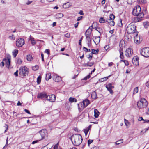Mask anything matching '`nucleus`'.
I'll list each match as a JSON object with an SVG mask.
<instances>
[{
  "mask_svg": "<svg viewBox=\"0 0 149 149\" xmlns=\"http://www.w3.org/2000/svg\"><path fill=\"white\" fill-rule=\"evenodd\" d=\"M71 139H73L74 141L73 144L75 146H78L82 142L83 138L79 134H75L72 135L71 137Z\"/></svg>",
  "mask_w": 149,
  "mask_h": 149,
  "instance_id": "f257e3e1",
  "label": "nucleus"
},
{
  "mask_svg": "<svg viewBox=\"0 0 149 149\" xmlns=\"http://www.w3.org/2000/svg\"><path fill=\"white\" fill-rule=\"evenodd\" d=\"M132 13L134 15L137 16L139 19L144 17V14L141 12V8L139 6H137L134 8Z\"/></svg>",
  "mask_w": 149,
  "mask_h": 149,
  "instance_id": "f03ea898",
  "label": "nucleus"
},
{
  "mask_svg": "<svg viewBox=\"0 0 149 149\" xmlns=\"http://www.w3.org/2000/svg\"><path fill=\"white\" fill-rule=\"evenodd\" d=\"M148 105V102L144 98H141L137 102V105L139 109L146 108Z\"/></svg>",
  "mask_w": 149,
  "mask_h": 149,
  "instance_id": "7ed1b4c3",
  "label": "nucleus"
},
{
  "mask_svg": "<svg viewBox=\"0 0 149 149\" xmlns=\"http://www.w3.org/2000/svg\"><path fill=\"white\" fill-rule=\"evenodd\" d=\"M136 26L132 24H129L126 28V31L128 33H136Z\"/></svg>",
  "mask_w": 149,
  "mask_h": 149,
  "instance_id": "20e7f679",
  "label": "nucleus"
},
{
  "mask_svg": "<svg viewBox=\"0 0 149 149\" xmlns=\"http://www.w3.org/2000/svg\"><path fill=\"white\" fill-rule=\"evenodd\" d=\"M90 104L89 100L87 99L83 100L82 102H80L78 104V109L79 111L83 109Z\"/></svg>",
  "mask_w": 149,
  "mask_h": 149,
  "instance_id": "39448f33",
  "label": "nucleus"
},
{
  "mask_svg": "<svg viewBox=\"0 0 149 149\" xmlns=\"http://www.w3.org/2000/svg\"><path fill=\"white\" fill-rule=\"evenodd\" d=\"M19 71V74L21 76H26L28 74V69L25 66L20 68Z\"/></svg>",
  "mask_w": 149,
  "mask_h": 149,
  "instance_id": "423d86ee",
  "label": "nucleus"
},
{
  "mask_svg": "<svg viewBox=\"0 0 149 149\" xmlns=\"http://www.w3.org/2000/svg\"><path fill=\"white\" fill-rule=\"evenodd\" d=\"M140 53L141 55L145 57H149V48L146 47L142 49Z\"/></svg>",
  "mask_w": 149,
  "mask_h": 149,
  "instance_id": "0eeeda50",
  "label": "nucleus"
},
{
  "mask_svg": "<svg viewBox=\"0 0 149 149\" xmlns=\"http://www.w3.org/2000/svg\"><path fill=\"white\" fill-rule=\"evenodd\" d=\"M24 43V41L23 39L19 38L18 39L16 42V45L18 47H22Z\"/></svg>",
  "mask_w": 149,
  "mask_h": 149,
  "instance_id": "6e6552de",
  "label": "nucleus"
},
{
  "mask_svg": "<svg viewBox=\"0 0 149 149\" xmlns=\"http://www.w3.org/2000/svg\"><path fill=\"white\" fill-rule=\"evenodd\" d=\"M46 100L51 102H54L56 100V97L54 95L52 94L48 96L47 95L46 97Z\"/></svg>",
  "mask_w": 149,
  "mask_h": 149,
  "instance_id": "1a4fd4ad",
  "label": "nucleus"
},
{
  "mask_svg": "<svg viewBox=\"0 0 149 149\" xmlns=\"http://www.w3.org/2000/svg\"><path fill=\"white\" fill-rule=\"evenodd\" d=\"M133 54V50L130 48L127 49L125 52V55L127 57H130Z\"/></svg>",
  "mask_w": 149,
  "mask_h": 149,
  "instance_id": "9d476101",
  "label": "nucleus"
},
{
  "mask_svg": "<svg viewBox=\"0 0 149 149\" xmlns=\"http://www.w3.org/2000/svg\"><path fill=\"white\" fill-rule=\"evenodd\" d=\"M135 34V36L134 37V41L136 43L139 44L142 41V38H141L139 36H138L137 33Z\"/></svg>",
  "mask_w": 149,
  "mask_h": 149,
  "instance_id": "9b49d317",
  "label": "nucleus"
},
{
  "mask_svg": "<svg viewBox=\"0 0 149 149\" xmlns=\"http://www.w3.org/2000/svg\"><path fill=\"white\" fill-rule=\"evenodd\" d=\"M39 133L41 136L42 139H42L44 138L46 136H47V130L45 129H43L41 130Z\"/></svg>",
  "mask_w": 149,
  "mask_h": 149,
  "instance_id": "f8f14e48",
  "label": "nucleus"
},
{
  "mask_svg": "<svg viewBox=\"0 0 149 149\" xmlns=\"http://www.w3.org/2000/svg\"><path fill=\"white\" fill-rule=\"evenodd\" d=\"M3 61L6 63V67L9 68L10 63V56L9 55L8 56L7 59H4L3 60Z\"/></svg>",
  "mask_w": 149,
  "mask_h": 149,
  "instance_id": "ddd939ff",
  "label": "nucleus"
},
{
  "mask_svg": "<svg viewBox=\"0 0 149 149\" xmlns=\"http://www.w3.org/2000/svg\"><path fill=\"white\" fill-rule=\"evenodd\" d=\"M93 40L95 44L97 45L99 43L100 39L99 36H96L93 37Z\"/></svg>",
  "mask_w": 149,
  "mask_h": 149,
  "instance_id": "4468645a",
  "label": "nucleus"
},
{
  "mask_svg": "<svg viewBox=\"0 0 149 149\" xmlns=\"http://www.w3.org/2000/svg\"><path fill=\"white\" fill-rule=\"evenodd\" d=\"M139 58L136 56H134L133 58L132 62L136 66L139 65Z\"/></svg>",
  "mask_w": 149,
  "mask_h": 149,
  "instance_id": "2eb2a0df",
  "label": "nucleus"
},
{
  "mask_svg": "<svg viewBox=\"0 0 149 149\" xmlns=\"http://www.w3.org/2000/svg\"><path fill=\"white\" fill-rule=\"evenodd\" d=\"M47 95V94H46L45 93H41L38 94L37 95V98H38L41 99L43 98L44 97L46 98V97Z\"/></svg>",
  "mask_w": 149,
  "mask_h": 149,
  "instance_id": "dca6fc26",
  "label": "nucleus"
},
{
  "mask_svg": "<svg viewBox=\"0 0 149 149\" xmlns=\"http://www.w3.org/2000/svg\"><path fill=\"white\" fill-rule=\"evenodd\" d=\"M53 80L55 82H58L61 80V77H59V76H57L56 75H54L53 77Z\"/></svg>",
  "mask_w": 149,
  "mask_h": 149,
  "instance_id": "f3484780",
  "label": "nucleus"
},
{
  "mask_svg": "<svg viewBox=\"0 0 149 149\" xmlns=\"http://www.w3.org/2000/svg\"><path fill=\"white\" fill-rule=\"evenodd\" d=\"M125 46V42L124 40H121L120 43L119 47H120V49H122L123 50V48Z\"/></svg>",
  "mask_w": 149,
  "mask_h": 149,
  "instance_id": "a211bd4d",
  "label": "nucleus"
},
{
  "mask_svg": "<svg viewBox=\"0 0 149 149\" xmlns=\"http://www.w3.org/2000/svg\"><path fill=\"white\" fill-rule=\"evenodd\" d=\"M91 125H90L87 128L84 129L83 131L84 133H85L86 136L87 135L89 131L91 129Z\"/></svg>",
  "mask_w": 149,
  "mask_h": 149,
  "instance_id": "6ab92c4d",
  "label": "nucleus"
},
{
  "mask_svg": "<svg viewBox=\"0 0 149 149\" xmlns=\"http://www.w3.org/2000/svg\"><path fill=\"white\" fill-rule=\"evenodd\" d=\"M94 64V62H88L87 63L84 64L83 65L84 66H89L91 67Z\"/></svg>",
  "mask_w": 149,
  "mask_h": 149,
  "instance_id": "aec40b11",
  "label": "nucleus"
},
{
  "mask_svg": "<svg viewBox=\"0 0 149 149\" xmlns=\"http://www.w3.org/2000/svg\"><path fill=\"white\" fill-rule=\"evenodd\" d=\"M91 97L92 98L94 99H95L97 98L96 93L95 91H94L91 94Z\"/></svg>",
  "mask_w": 149,
  "mask_h": 149,
  "instance_id": "412c9836",
  "label": "nucleus"
},
{
  "mask_svg": "<svg viewBox=\"0 0 149 149\" xmlns=\"http://www.w3.org/2000/svg\"><path fill=\"white\" fill-rule=\"evenodd\" d=\"M94 117L96 118H97L99 115L100 113L99 112L97 109H95L94 110Z\"/></svg>",
  "mask_w": 149,
  "mask_h": 149,
  "instance_id": "4be33fe9",
  "label": "nucleus"
},
{
  "mask_svg": "<svg viewBox=\"0 0 149 149\" xmlns=\"http://www.w3.org/2000/svg\"><path fill=\"white\" fill-rule=\"evenodd\" d=\"M63 15L61 13H58L56 14L55 17L56 18L58 19L63 17Z\"/></svg>",
  "mask_w": 149,
  "mask_h": 149,
  "instance_id": "5701e85b",
  "label": "nucleus"
},
{
  "mask_svg": "<svg viewBox=\"0 0 149 149\" xmlns=\"http://www.w3.org/2000/svg\"><path fill=\"white\" fill-rule=\"evenodd\" d=\"M52 76L51 74L49 73H46V80L48 81L49 79L51 78Z\"/></svg>",
  "mask_w": 149,
  "mask_h": 149,
  "instance_id": "b1692460",
  "label": "nucleus"
},
{
  "mask_svg": "<svg viewBox=\"0 0 149 149\" xmlns=\"http://www.w3.org/2000/svg\"><path fill=\"white\" fill-rule=\"evenodd\" d=\"M18 53V50L17 49H15L12 52L13 55L14 57H15Z\"/></svg>",
  "mask_w": 149,
  "mask_h": 149,
  "instance_id": "393cba45",
  "label": "nucleus"
},
{
  "mask_svg": "<svg viewBox=\"0 0 149 149\" xmlns=\"http://www.w3.org/2000/svg\"><path fill=\"white\" fill-rule=\"evenodd\" d=\"M99 51V49H97L96 50L94 49H92L91 50V54H97Z\"/></svg>",
  "mask_w": 149,
  "mask_h": 149,
  "instance_id": "a878e982",
  "label": "nucleus"
},
{
  "mask_svg": "<svg viewBox=\"0 0 149 149\" xmlns=\"http://www.w3.org/2000/svg\"><path fill=\"white\" fill-rule=\"evenodd\" d=\"M99 22L101 23H104L107 22V20L104 19L103 17H101L100 18Z\"/></svg>",
  "mask_w": 149,
  "mask_h": 149,
  "instance_id": "bb28decb",
  "label": "nucleus"
},
{
  "mask_svg": "<svg viewBox=\"0 0 149 149\" xmlns=\"http://www.w3.org/2000/svg\"><path fill=\"white\" fill-rule=\"evenodd\" d=\"M119 51L120 54V58L121 59H123L124 58V56L123 55V53L122 52L123 50L122 49H119Z\"/></svg>",
  "mask_w": 149,
  "mask_h": 149,
  "instance_id": "cd10ccee",
  "label": "nucleus"
},
{
  "mask_svg": "<svg viewBox=\"0 0 149 149\" xmlns=\"http://www.w3.org/2000/svg\"><path fill=\"white\" fill-rule=\"evenodd\" d=\"M69 102H76L77 100L74 98L70 97L69 99Z\"/></svg>",
  "mask_w": 149,
  "mask_h": 149,
  "instance_id": "c85d7f7f",
  "label": "nucleus"
},
{
  "mask_svg": "<svg viewBox=\"0 0 149 149\" xmlns=\"http://www.w3.org/2000/svg\"><path fill=\"white\" fill-rule=\"evenodd\" d=\"M95 30L99 32L100 35L102 33V30L101 28L95 27Z\"/></svg>",
  "mask_w": 149,
  "mask_h": 149,
  "instance_id": "c756f323",
  "label": "nucleus"
},
{
  "mask_svg": "<svg viewBox=\"0 0 149 149\" xmlns=\"http://www.w3.org/2000/svg\"><path fill=\"white\" fill-rule=\"evenodd\" d=\"M92 31V30L91 29L90 30H89L88 29L85 32L86 35L91 36V34Z\"/></svg>",
  "mask_w": 149,
  "mask_h": 149,
  "instance_id": "7c9ffc66",
  "label": "nucleus"
},
{
  "mask_svg": "<svg viewBox=\"0 0 149 149\" xmlns=\"http://www.w3.org/2000/svg\"><path fill=\"white\" fill-rule=\"evenodd\" d=\"M26 58L27 60L28 61H31V60L32 59V56L30 54H29L27 55Z\"/></svg>",
  "mask_w": 149,
  "mask_h": 149,
  "instance_id": "2f4dec72",
  "label": "nucleus"
},
{
  "mask_svg": "<svg viewBox=\"0 0 149 149\" xmlns=\"http://www.w3.org/2000/svg\"><path fill=\"white\" fill-rule=\"evenodd\" d=\"M41 77L40 75L37 78V82L38 84H40L41 81Z\"/></svg>",
  "mask_w": 149,
  "mask_h": 149,
  "instance_id": "473e14b6",
  "label": "nucleus"
},
{
  "mask_svg": "<svg viewBox=\"0 0 149 149\" xmlns=\"http://www.w3.org/2000/svg\"><path fill=\"white\" fill-rule=\"evenodd\" d=\"M70 3L69 2H67L65 4H64L63 5V7L64 8H67L70 7Z\"/></svg>",
  "mask_w": 149,
  "mask_h": 149,
  "instance_id": "72a5a7b5",
  "label": "nucleus"
},
{
  "mask_svg": "<svg viewBox=\"0 0 149 149\" xmlns=\"http://www.w3.org/2000/svg\"><path fill=\"white\" fill-rule=\"evenodd\" d=\"M107 90L110 92L111 94H113V92L112 90V89L111 88H109L108 87L106 86Z\"/></svg>",
  "mask_w": 149,
  "mask_h": 149,
  "instance_id": "f704fd0d",
  "label": "nucleus"
},
{
  "mask_svg": "<svg viewBox=\"0 0 149 149\" xmlns=\"http://www.w3.org/2000/svg\"><path fill=\"white\" fill-rule=\"evenodd\" d=\"M87 57L89 60H91L92 58L93 55L91 54H88L86 56Z\"/></svg>",
  "mask_w": 149,
  "mask_h": 149,
  "instance_id": "c9c22d12",
  "label": "nucleus"
},
{
  "mask_svg": "<svg viewBox=\"0 0 149 149\" xmlns=\"http://www.w3.org/2000/svg\"><path fill=\"white\" fill-rule=\"evenodd\" d=\"M39 67L38 65H36L34 66H33L32 68L33 70L36 71L39 69Z\"/></svg>",
  "mask_w": 149,
  "mask_h": 149,
  "instance_id": "e433bc0d",
  "label": "nucleus"
},
{
  "mask_svg": "<svg viewBox=\"0 0 149 149\" xmlns=\"http://www.w3.org/2000/svg\"><path fill=\"white\" fill-rule=\"evenodd\" d=\"M115 16L113 14H111L109 16V19L113 20L115 18Z\"/></svg>",
  "mask_w": 149,
  "mask_h": 149,
  "instance_id": "4c0bfd02",
  "label": "nucleus"
},
{
  "mask_svg": "<svg viewBox=\"0 0 149 149\" xmlns=\"http://www.w3.org/2000/svg\"><path fill=\"white\" fill-rule=\"evenodd\" d=\"M16 61L17 63L19 65L21 64L22 63V61L20 58H17Z\"/></svg>",
  "mask_w": 149,
  "mask_h": 149,
  "instance_id": "58836bf2",
  "label": "nucleus"
},
{
  "mask_svg": "<svg viewBox=\"0 0 149 149\" xmlns=\"http://www.w3.org/2000/svg\"><path fill=\"white\" fill-rule=\"evenodd\" d=\"M122 61L123 62H124L125 65L128 66L129 65V63L127 61L124 60H121L120 62Z\"/></svg>",
  "mask_w": 149,
  "mask_h": 149,
  "instance_id": "ea45409f",
  "label": "nucleus"
},
{
  "mask_svg": "<svg viewBox=\"0 0 149 149\" xmlns=\"http://www.w3.org/2000/svg\"><path fill=\"white\" fill-rule=\"evenodd\" d=\"M148 22H145L143 23V25L144 26V27L147 28L148 27V26H149L148 25Z\"/></svg>",
  "mask_w": 149,
  "mask_h": 149,
  "instance_id": "a19ab883",
  "label": "nucleus"
},
{
  "mask_svg": "<svg viewBox=\"0 0 149 149\" xmlns=\"http://www.w3.org/2000/svg\"><path fill=\"white\" fill-rule=\"evenodd\" d=\"M112 84L111 83H109L106 86L108 87L109 88H111L112 89L114 88V86H112Z\"/></svg>",
  "mask_w": 149,
  "mask_h": 149,
  "instance_id": "79ce46f5",
  "label": "nucleus"
},
{
  "mask_svg": "<svg viewBox=\"0 0 149 149\" xmlns=\"http://www.w3.org/2000/svg\"><path fill=\"white\" fill-rule=\"evenodd\" d=\"M138 91V87H136L134 90L133 94L136 93Z\"/></svg>",
  "mask_w": 149,
  "mask_h": 149,
  "instance_id": "37998d69",
  "label": "nucleus"
},
{
  "mask_svg": "<svg viewBox=\"0 0 149 149\" xmlns=\"http://www.w3.org/2000/svg\"><path fill=\"white\" fill-rule=\"evenodd\" d=\"M83 49L84 51L86 52H88L90 51V49H87L84 47H83Z\"/></svg>",
  "mask_w": 149,
  "mask_h": 149,
  "instance_id": "c03bdc74",
  "label": "nucleus"
},
{
  "mask_svg": "<svg viewBox=\"0 0 149 149\" xmlns=\"http://www.w3.org/2000/svg\"><path fill=\"white\" fill-rule=\"evenodd\" d=\"M122 140H120L119 141H118L116 142L115 143L116 145H119L120 143H121L123 142Z\"/></svg>",
  "mask_w": 149,
  "mask_h": 149,
  "instance_id": "a18cd8bd",
  "label": "nucleus"
},
{
  "mask_svg": "<svg viewBox=\"0 0 149 149\" xmlns=\"http://www.w3.org/2000/svg\"><path fill=\"white\" fill-rule=\"evenodd\" d=\"M86 39L87 41H91L90 36L86 35Z\"/></svg>",
  "mask_w": 149,
  "mask_h": 149,
  "instance_id": "49530a36",
  "label": "nucleus"
},
{
  "mask_svg": "<svg viewBox=\"0 0 149 149\" xmlns=\"http://www.w3.org/2000/svg\"><path fill=\"white\" fill-rule=\"evenodd\" d=\"M93 141V140L89 139L88 141V146H89L92 143Z\"/></svg>",
  "mask_w": 149,
  "mask_h": 149,
  "instance_id": "de8ad7c7",
  "label": "nucleus"
},
{
  "mask_svg": "<svg viewBox=\"0 0 149 149\" xmlns=\"http://www.w3.org/2000/svg\"><path fill=\"white\" fill-rule=\"evenodd\" d=\"M109 24L111 26H113L115 25V22L113 20H112L111 22H109Z\"/></svg>",
  "mask_w": 149,
  "mask_h": 149,
  "instance_id": "09e8293b",
  "label": "nucleus"
},
{
  "mask_svg": "<svg viewBox=\"0 0 149 149\" xmlns=\"http://www.w3.org/2000/svg\"><path fill=\"white\" fill-rule=\"evenodd\" d=\"M9 38L11 40H14L15 39V37L13 35H12L11 36H9Z\"/></svg>",
  "mask_w": 149,
  "mask_h": 149,
  "instance_id": "8fccbe9b",
  "label": "nucleus"
},
{
  "mask_svg": "<svg viewBox=\"0 0 149 149\" xmlns=\"http://www.w3.org/2000/svg\"><path fill=\"white\" fill-rule=\"evenodd\" d=\"M58 142L55 145L54 147V149H58Z\"/></svg>",
  "mask_w": 149,
  "mask_h": 149,
  "instance_id": "3c124183",
  "label": "nucleus"
},
{
  "mask_svg": "<svg viewBox=\"0 0 149 149\" xmlns=\"http://www.w3.org/2000/svg\"><path fill=\"white\" fill-rule=\"evenodd\" d=\"M31 43L33 45H34L36 43V42H35V40H34V38H33V39H32L31 40Z\"/></svg>",
  "mask_w": 149,
  "mask_h": 149,
  "instance_id": "603ef678",
  "label": "nucleus"
},
{
  "mask_svg": "<svg viewBox=\"0 0 149 149\" xmlns=\"http://www.w3.org/2000/svg\"><path fill=\"white\" fill-rule=\"evenodd\" d=\"M118 25L120 27L122 26L123 24L122 23V20L121 19H120V23H118Z\"/></svg>",
  "mask_w": 149,
  "mask_h": 149,
  "instance_id": "864d4df0",
  "label": "nucleus"
},
{
  "mask_svg": "<svg viewBox=\"0 0 149 149\" xmlns=\"http://www.w3.org/2000/svg\"><path fill=\"white\" fill-rule=\"evenodd\" d=\"M67 38H69L70 36V34L69 33H67L65 34L64 35Z\"/></svg>",
  "mask_w": 149,
  "mask_h": 149,
  "instance_id": "5fc2aeb1",
  "label": "nucleus"
},
{
  "mask_svg": "<svg viewBox=\"0 0 149 149\" xmlns=\"http://www.w3.org/2000/svg\"><path fill=\"white\" fill-rule=\"evenodd\" d=\"M127 2L128 4H132V0H127Z\"/></svg>",
  "mask_w": 149,
  "mask_h": 149,
  "instance_id": "6e6d98bb",
  "label": "nucleus"
},
{
  "mask_svg": "<svg viewBox=\"0 0 149 149\" xmlns=\"http://www.w3.org/2000/svg\"><path fill=\"white\" fill-rule=\"evenodd\" d=\"M40 140H36V141H33L32 143V144H34L35 143H37Z\"/></svg>",
  "mask_w": 149,
  "mask_h": 149,
  "instance_id": "4d7b16f0",
  "label": "nucleus"
},
{
  "mask_svg": "<svg viewBox=\"0 0 149 149\" xmlns=\"http://www.w3.org/2000/svg\"><path fill=\"white\" fill-rule=\"evenodd\" d=\"M83 17V16H81L77 18V21H79L81 20L82 19V18Z\"/></svg>",
  "mask_w": 149,
  "mask_h": 149,
  "instance_id": "13d9d810",
  "label": "nucleus"
},
{
  "mask_svg": "<svg viewBox=\"0 0 149 149\" xmlns=\"http://www.w3.org/2000/svg\"><path fill=\"white\" fill-rule=\"evenodd\" d=\"M24 111L29 114H30L31 113L30 111L26 109H25L24 110Z\"/></svg>",
  "mask_w": 149,
  "mask_h": 149,
  "instance_id": "bf43d9fd",
  "label": "nucleus"
},
{
  "mask_svg": "<svg viewBox=\"0 0 149 149\" xmlns=\"http://www.w3.org/2000/svg\"><path fill=\"white\" fill-rule=\"evenodd\" d=\"M125 120V125L127 126L128 125V120H126L125 119H124Z\"/></svg>",
  "mask_w": 149,
  "mask_h": 149,
  "instance_id": "052dcab7",
  "label": "nucleus"
},
{
  "mask_svg": "<svg viewBox=\"0 0 149 149\" xmlns=\"http://www.w3.org/2000/svg\"><path fill=\"white\" fill-rule=\"evenodd\" d=\"M45 52L47 53L48 54H49L50 53L49 49H46L45 51Z\"/></svg>",
  "mask_w": 149,
  "mask_h": 149,
  "instance_id": "680f3d73",
  "label": "nucleus"
},
{
  "mask_svg": "<svg viewBox=\"0 0 149 149\" xmlns=\"http://www.w3.org/2000/svg\"><path fill=\"white\" fill-rule=\"evenodd\" d=\"M143 120H144V119L142 117H140L138 118V120L139 121H140L141 120L143 121Z\"/></svg>",
  "mask_w": 149,
  "mask_h": 149,
  "instance_id": "e2e57ef3",
  "label": "nucleus"
},
{
  "mask_svg": "<svg viewBox=\"0 0 149 149\" xmlns=\"http://www.w3.org/2000/svg\"><path fill=\"white\" fill-rule=\"evenodd\" d=\"M18 70H17L14 73V74L15 75V76L16 77L17 76H18Z\"/></svg>",
  "mask_w": 149,
  "mask_h": 149,
  "instance_id": "0e129e2a",
  "label": "nucleus"
},
{
  "mask_svg": "<svg viewBox=\"0 0 149 149\" xmlns=\"http://www.w3.org/2000/svg\"><path fill=\"white\" fill-rule=\"evenodd\" d=\"M109 47V45H107L105 46L104 47V48L106 50H107V49H108Z\"/></svg>",
  "mask_w": 149,
  "mask_h": 149,
  "instance_id": "69168bd1",
  "label": "nucleus"
},
{
  "mask_svg": "<svg viewBox=\"0 0 149 149\" xmlns=\"http://www.w3.org/2000/svg\"><path fill=\"white\" fill-rule=\"evenodd\" d=\"M32 1H31L28 0L27 2L26 3V4L27 5H29L32 2Z\"/></svg>",
  "mask_w": 149,
  "mask_h": 149,
  "instance_id": "338daca9",
  "label": "nucleus"
},
{
  "mask_svg": "<svg viewBox=\"0 0 149 149\" xmlns=\"http://www.w3.org/2000/svg\"><path fill=\"white\" fill-rule=\"evenodd\" d=\"M91 149H99V148L98 147L95 146L92 148Z\"/></svg>",
  "mask_w": 149,
  "mask_h": 149,
  "instance_id": "774afa93",
  "label": "nucleus"
}]
</instances>
